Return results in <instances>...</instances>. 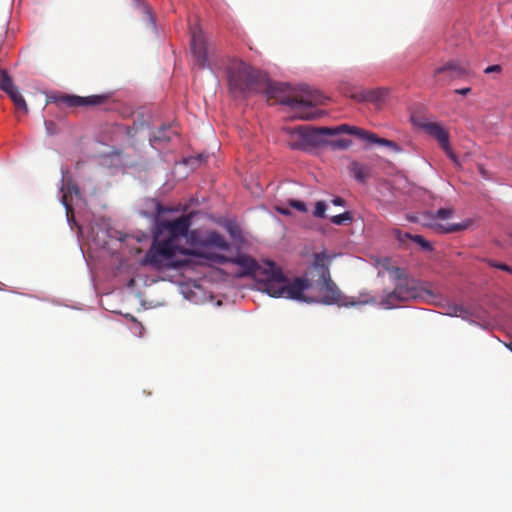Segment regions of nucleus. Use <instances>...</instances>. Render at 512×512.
Listing matches in <instances>:
<instances>
[{"mask_svg":"<svg viewBox=\"0 0 512 512\" xmlns=\"http://www.w3.org/2000/svg\"><path fill=\"white\" fill-rule=\"evenodd\" d=\"M487 263L489 266H491L493 268H497V269H500L502 271L512 274V267L507 264L500 263L495 260H487Z\"/></svg>","mask_w":512,"mask_h":512,"instance_id":"obj_25","label":"nucleus"},{"mask_svg":"<svg viewBox=\"0 0 512 512\" xmlns=\"http://www.w3.org/2000/svg\"><path fill=\"white\" fill-rule=\"evenodd\" d=\"M287 134V145L294 150L306 151L310 148L323 146L325 143L320 128L300 126L293 130H287Z\"/></svg>","mask_w":512,"mask_h":512,"instance_id":"obj_7","label":"nucleus"},{"mask_svg":"<svg viewBox=\"0 0 512 512\" xmlns=\"http://www.w3.org/2000/svg\"><path fill=\"white\" fill-rule=\"evenodd\" d=\"M390 273L397 283L395 284L394 290L389 292L381 301V304L385 308L392 309L403 302L426 299L433 296L431 291L419 287L418 282L409 277L403 269L393 267L390 269Z\"/></svg>","mask_w":512,"mask_h":512,"instance_id":"obj_6","label":"nucleus"},{"mask_svg":"<svg viewBox=\"0 0 512 512\" xmlns=\"http://www.w3.org/2000/svg\"><path fill=\"white\" fill-rule=\"evenodd\" d=\"M276 210L280 213V214H283V215H289L290 214V211L288 208L286 207H283V206H276Z\"/></svg>","mask_w":512,"mask_h":512,"instance_id":"obj_32","label":"nucleus"},{"mask_svg":"<svg viewBox=\"0 0 512 512\" xmlns=\"http://www.w3.org/2000/svg\"><path fill=\"white\" fill-rule=\"evenodd\" d=\"M445 74L448 79L461 78L468 74L466 67L462 66L459 61H449L434 70V78L438 82L442 80L441 75Z\"/></svg>","mask_w":512,"mask_h":512,"instance_id":"obj_13","label":"nucleus"},{"mask_svg":"<svg viewBox=\"0 0 512 512\" xmlns=\"http://www.w3.org/2000/svg\"><path fill=\"white\" fill-rule=\"evenodd\" d=\"M470 91H471V89L469 87H466V88L456 89L455 93L460 94V95H467Z\"/></svg>","mask_w":512,"mask_h":512,"instance_id":"obj_33","label":"nucleus"},{"mask_svg":"<svg viewBox=\"0 0 512 512\" xmlns=\"http://www.w3.org/2000/svg\"><path fill=\"white\" fill-rule=\"evenodd\" d=\"M348 169L354 178L361 183H364L369 177L370 169L357 161H352Z\"/></svg>","mask_w":512,"mask_h":512,"instance_id":"obj_17","label":"nucleus"},{"mask_svg":"<svg viewBox=\"0 0 512 512\" xmlns=\"http://www.w3.org/2000/svg\"><path fill=\"white\" fill-rule=\"evenodd\" d=\"M462 311H463V309H462V308H460V307H456V308L454 309V313H455L456 315H458V312H462Z\"/></svg>","mask_w":512,"mask_h":512,"instance_id":"obj_34","label":"nucleus"},{"mask_svg":"<svg viewBox=\"0 0 512 512\" xmlns=\"http://www.w3.org/2000/svg\"><path fill=\"white\" fill-rule=\"evenodd\" d=\"M321 135L323 138L327 135H337L341 133L355 135L358 138L365 140L369 143L387 146L390 148L398 149L397 144L391 140L380 138L376 134L367 130L350 126L348 124H342L337 127H320Z\"/></svg>","mask_w":512,"mask_h":512,"instance_id":"obj_8","label":"nucleus"},{"mask_svg":"<svg viewBox=\"0 0 512 512\" xmlns=\"http://www.w3.org/2000/svg\"><path fill=\"white\" fill-rule=\"evenodd\" d=\"M192 224V214L182 215L174 220L156 219L152 243L141 260L142 266L155 270H166L180 266L177 254L199 255L195 251L182 248L181 238L186 237Z\"/></svg>","mask_w":512,"mask_h":512,"instance_id":"obj_1","label":"nucleus"},{"mask_svg":"<svg viewBox=\"0 0 512 512\" xmlns=\"http://www.w3.org/2000/svg\"><path fill=\"white\" fill-rule=\"evenodd\" d=\"M453 214V210L450 208H440L436 213L428 212L425 217L428 221H424L423 225L432 228L435 232L441 234L454 233L458 231H463L467 229L471 225V220H466L462 223L458 224H440L437 222V219L445 220L448 219Z\"/></svg>","mask_w":512,"mask_h":512,"instance_id":"obj_9","label":"nucleus"},{"mask_svg":"<svg viewBox=\"0 0 512 512\" xmlns=\"http://www.w3.org/2000/svg\"><path fill=\"white\" fill-rule=\"evenodd\" d=\"M324 145H328L332 150H346L352 145L350 139L326 140Z\"/></svg>","mask_w":512,"mask_h":512,"instance_id":"obj_21","label":"nucleus"},{"mask_svg":"<svg viewBox=\"0 0 512 512\" xmlns=\"http://www.w3.org/2000/svg\"><path fill=\"white\" fill-rule=\"evenodd\" d=\"M154 141H169L170 137L165 136L163 132H159L158 135H155L153 138Z\"/></svg>","mask_w":512,"mask_h":512,"instance_id":"obj_30","label":"nucleus"},{"mask_svg":"<svg viewBox=\"0 0 512 512\" xmlns=\"http://www.w3.org/2000/svg\"><path fill=\"white\" fill-rule=\"evenodd\" d=\"M388 90L386 88H376L370 90H361L351 95L353 99L359 102H380L386 95Z\"/></svg>","mask_w":512,"mask_h":512,"instance_id":"obj_15","label":"nucleus"},{"mask_svg":"<svg viewBox=\"0 0 512 512\" xmlns=\"http://www.w3.org/2000/svg\"><path fill=\"white\" fill-rule=\"evenodd\" d=\"M351 221H352V215L348 211L331 217V222L336 225H343L346 222H351Z\"/></svg>","mask_w":512,"mask_h":512,"instance_id":"obj_22","label":"nucleus"},{"mask_svg":"<svg viewBox=\"0 0 512 512\" xmlns=\"http://www.w3.org/2000/svg\"><path fill=\"white\" fill-rule=\"evenodd\" d=\"M423 129L430 136L435 138L439 145L442 147H446L449 143V133L446 129L442 127L440 123L437 122H427L423 124Z\"/></svg>","mask_w":512,"mask_h":512,"instance_id":"obj_14","label":"nucleus"},{"mask_svg":"<svg viewBox=\"0 0 512 512\" xmlns=\"http://www.w3.org/2000/svg\"><path fill=\"white\" fill-rule=\"evenodd\" d=\"M282 297L327 305L339 304L342 301L341 291L330 276L321 279L300 277L292 282L287 279Z\"/></svg>","mask_w":512,"mask_h":512,"instance_id":"obj_3","label":"nucleus"},{"mask_svg":"<svg viewBox=\"0 0 512 512\" xmlns=\"http://www.w3.org/2000/svg\"><path fill=\"white\" fill-rule=\"evenodd\" d=\"M329 256L325 252L316 253L312 267L303 277L310 279H321L330 276L328 267Z\"/></svg>","mask_w":512,"mask_h":512,"instance_id":"obj_12","label":"nucleus"},{"mask_svg":"<svg viewBox=\"0 0 512 512\" xmlns=\"http://www.w3.org/2000/svg\"><path fill=\"white\" fill-rule=\"evenodd\" d=\"M8 96L11 98V100L13 101L14 105L16 106V108L18 110L22 111L24 114L28 113L27 103H26L24 97L21 95V93L18 90L14 91L13 93L9 94Z\"/></svg>","mask_w":512,"mask_h":512,"instance_id":"obj_20","label":"nucleus"},{"mask_svg":"<svg viewBox=\"0 0 512 512\" xmlns=\"http://www.w3.org/2000/svg\"><path fill=\"white\" fill-rule=\"evenodd\" d=\"M171 209L163 206L161 203L157 202L155 205V212L157 217H160L161 215L170 212Z\"/></svg>","mask_w":512,"mask_h":512,"instance_id":"obj_27","label":"nucleus"},{"mask_svg":"<svg viewBox=\"0 0 512 512\" xmlns=\"http://www.w3.org/2000/svg\"><path fill=\"white\" fill-rule=\"evenodd\" d=\"M262 90H265L268 101L274 100V103L291 107L296 116L303 120H312L319 117L318 113L309 111V108L324 104L326 100L321 92L308 86L302 87L298 94L290 95L289 87L286 84L270 83L268 77Z\"/></svg>","mask_w":512,"mask_h":512,"instance_id":"obj_4","label":"nucleus"},{"mask_svg":"<svg viewBox=\"0 0 512 512\" xmlns=\"http://www.w3.org/2000/svg\"><path fill=\"white\" fill-rule=\"evenodd\" d=\"M66 187H67V191H65L64 184L61 186L60 190L63 193L61 196V202L64 205V207L66 208L67 216H69V214L73 213V207L71 204V194L74 193L75 195H79L80 190L76 184H73L70 181L66 183Z\"/></svg>","mask_w":512,"mask_h":512,"instance_id":"obj_16","label":"nucleus"},{"mask_svg":"<svg viewBox=\"0 0 512 512\" xmlns=\"http://www.w3.org/2000/svg\"><path fill=\"white\" fill-rule=\"evenodd\" d=\"M327 205L324 201H318L315 204V209L313 211V215L316 218H324L326 212Z\"/></svg>","mask_w":512,"mask_h":512,"instance_id":"obj_24","label":"nucleus"},{"mask_svg":"<svg viewBox=\"0 0 512 512\" xmlns=\"http://www.w3.org/2000/svg\"><path fill=\"white\" fill-rule=\"evenodd\" d=\"M332 204L336 206H344L345 200L341 197H335L334 199H332Z\"/></svg>","mask_w":512,"mask_h":512,"instance_id":"obj_31","label":"nucleus"},{"mask_svg":"<svg viewBox=\"0 0 512 512\" xmlns=\"http://www.w3.org/2000/svg\"><path fill=\"white\" fill-rule=\"evenodd\" d=\"M506 346L512 352V341L509 344H506Z\"/></svg>","mask_w":512,"mask_h":512,"instance_id":"obj_35","label":"nucleus"},{"mask_svg":"<svg viewBox=\"0 0 512 512\" xmlns=\"http://www.w3.org/2000/svg\"><path fill=\"white\" fill-rule=\"evenodd\" d=\"M203 244L205 246H212L219 248L221 250H228L229 249V243L225 240V238L217 233V232H211L208 234L206 239L204 240Z\"/></svg>","mask_w":512,"mask_h":512,"instance_id":"obj_18","label":"nucleus"},{"mask_svg":"<svg viewBox=\"0 0 512 512\" xmlns=\"http://www.w3.org/2000/svg\"><path fill=\"white\" fill-rule=\"evenodd\" d=\"M191 50L200 68L212 67L213 63L210 62L209 55L213 54V50L209 47L202 30L198 27L191 29Z\"/></svg>","mask_w":512,"mask_h":512,"instance_id":"obj_11","label":"nucleus"},{"mask_svg":"<svg viewBox=\"0 0 512 512\" xmlns=\"http://www.w3.org/2000/svg\"><path fill=\"white\" fill-rule=\"evenodd\" d=\"M229 91L234 97H247L262 91L267 74L238 58H229L226 65Z\"/></svg>","mask_w":512,"mask_h":512,"instance_id":"obj_5","label":"nucleus"},{"mask_svg":"<svg viewBox=\"0 0 512 512\" xmlns=\"http://www.w3.org/2000/svg\"><path fill=\"white\" fill-rule=\"evenodd\" d=\"M442 149L445 151L446 155L454 162V163H458L457 161V157L455 155V153L452 151L451 147H450V143L447 144L446 147H442Z\"/></svg>","mask_w":512,"mask_h":512,"instance_id":"obj_28","label":"nucleus"},{"mask_svg":"<svg viewBox=\"0 0 512 512\" xmlns=\"http://www.w3.org/2000/svg\"><path fill=\"white\" fill-rule=\"evenodd\" d=\"M106 95H91V96H78L69 94H52L49 96L48 103H54L58 106L66 107H83V106H97L106 102Z\"/></svg>","mask_w":512,"mask_h":512,"instance_id":"obj_10","label":"nucleus"},{"mask_svg":"<svg viewBox=\"0 0 512 512\" xmlns=\"http://www.w3.org/2000/svg\"><path fill=\"white\" fill-rule=\"evenodd\" d=\"M501 71H502V67H501L500 65H497V64H496V65L488 66V67L484 70V72H485L486 74H490V73H494V72H496V73H500Z\"/></svg>","mask_w":512,"mask_h":512,"instance_id":"obj_29","label":"nucleus"},{"mask_svg":"<svg viewBox=\"0 0 512 512\" xmlns=\"http://www.w3.org/2000/svg\"><path fill=\"white\" fill-rule=\"evenodd\" d=\"M410 239L420 245L424 250L431 251L432 245L421 235H409Z\"/></svg>","mask_w":512,"mask_h":512,"instance_id":"obj_23","label":"nucleus"},{"mask_svg":"<svg viewBox=\"0 0 512 512\" xmlns=\"http://www.w3.org/2000/svg\"><path fill=\"white\" fill-rule=\"evenodd\" d=\"M219 263H232L239 266L240 270L236 272V276H251L256 281L258 290L266 292L272 297H282L286 276L281 268L277 267L274 262L266 261L262 264L256 262L252 257L240 254L234 258L225 256H217Z\"/></svg>","mask_w":512,"mask_h":512,"instance_id":"obj_2","label":"nucleus"},{"mask_svg":"<svg viewBox=\"0 0 512 512\" xmlns=\"http://www.w3.org/2000/svg\"><path fill=\"white\" fill-rule=\"evenodd\" d=\"M289 206L292 208L297 209L300 212H306L307 207L306 204L303 201L300 200H289L288 202Z\"/></svg>","mask_w":512,"mask_h":512,"instance_id":"obj_26","label":"nucleus"},{"mask_svg":"<svg viewBox=\"0 0 512 512\" xmlns=\"http://www.w3.org/2000/svg\"><path fill=\"white\" fill-rule=\"evenodd\" d=\"M0 89L8 95L18 90L14 85L13 79L4 69H0Z\"/></svg>","mask_w":512,"mask_h":512,"instance_id":"obj_19","label":"nucleus"}]
</instances>
